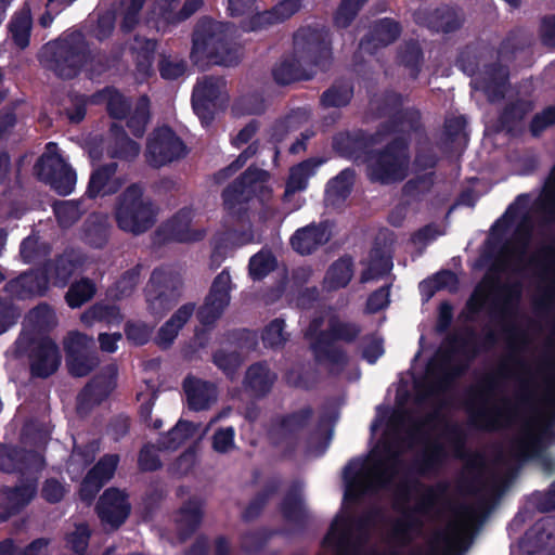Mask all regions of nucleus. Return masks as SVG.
Wrapping results in <instances>:
<instances>
[{
  "mask_svg": "<svg viewBox=\"0 0 555 555\" xmlns=\"http://www.w3.org/2000/svg\"><path fill=\"white\" fill-rule=\"evenodd\" d=\"M192 211L189 208H181L169 220L164 222L156 231L160 243H190L203 240L204 232L190 229Z\"/></svg>",
  "mask_w": 555,
  "mask_h": 555,
  "instance_id": "cd10ccee",
  "label": "nucleus"
},
{
  "mask_svg": "<svg viewBox=\"0 0 555 555\" xmlns=\"http://www.w3.org/2000/svg\"><path fill=\"white\" fill-rule=\"evenodd\" d=\"M464 10L459 5L440 4L418 11L415 22L436 34H452L461 29L465 23Z\"/></svg>",
  "mask_w": 555,
  "mask_h": 555,
  "instance_id": "5701e85b",
  "label": "nucleus"
},
{
  "mask_svg": "<svg viewBox=\"0 0 555 555\" xmlns=\"http://www.w3.org/2000/svg\"><path fill=\"white\" fill-rule=\"evenodd\" d=\"M309 119V114L305 108H295L285 116L276 119L271 128V137L281 142L285 137L295 130H298Z\"/></svg>",
  "mask_w": 555,
  "mask_h": 555,
  "instance_id": "6e6d98bb",
  "label": "nucleus"
},
{
  "mask_svg": "<svg viewBox=\"0 0 555 555\" xmlns=\"http://www.w3.org/2000/svg\"><path fill=\"white\" fill-rule=\"evenodd\" d=\"M176 279L162 268H155L144 289L146 302L153 314L162 315L176 304L178 287Z\"/></svg>",
  "mask_w": 555,
  "mask_h": 555,
  "instance_id": "aec40b11",
  "label": "nucleus"
},
{
  "mask_svg": "<svg viewBox=\"0 0 555 555\" xmlns=\"http://www.w3.org/2000/svg\"><path fill=\"white\" fill-rule=\"evenodd\" d=\"M50 280L43 266L30 268L14 279L9 280L2 292L17 300L43 297L49 291Z\"/></svg>",
  "mask_w": 555,
  "mask_h": 555,
  "instance_id": "b1692460",
  "label": "nucleus"
},
{
  "mask_svg": "<svg viewBox=\"0 0 555 555\" xmlns=\"http://www.w3.org/2000/svg\"><path fill=\"white\" fill-rule=\"evenodd\" d=\"M384 141L378 128L371 133L364 129L346 130L336 133L332 147L339 156L354 163H367L374 146Z\"/></svg>",
  "mask_w": 555,
  "mask_h": 555,
  "instance_id": "dca6fc26",
  "label": "nucleus"
},
{
  "mask_svg": "<svg viewBox=\"0 0 555 555\" xmlns=\"http://www.w3.org/2000/svg\"><path fill=\"white\" fill-rule=\"evenodd\" d=\"M530 43V39L521 29H513L501 41L496 51L498 59L513 62L516 54L528 48Z\"/></svg>",
  "mask_w": 555,
  "mask_h": 555,
  "instance_id": "13d9d810",
  "label": "nucleus"
},
{
  "mask_svg": "<svg viewBox=\"0 0 555 555\" xmlns=\"http://www.w3.org/2000/svg\"><path fill=\"white\" fill-rule=\"evenodd\" d=\"M182 387L191 411H205L216 399V387L210 382L189 375L184 378Z\"/></svg>",
  "mask_w": 555,
  "mask_h": 555,
  "instance_id": "c9c22d12",
  "label": "nucleus"
},
{
  "mask_svg": "<svg viewBox=\"0 0 555 555\" xmlns=\"http://www.w3.org/2000/svg\"><path fill=\"white\" fill-rule=\"evenodd\" d=\"M53 212L62 229L73 227L81 218L80 205L73 201L55 202Z\"/></svg>",
  "mask_w": 555,
  "mask_h": 555,
  "instance_id": "774afa93",
  "label": "nucleus"
},
{
  "mask_svg": "<svg viewBox=\"0 0 555 555\" xmlns=\"http://www.w3.org/2000/svg\"><path fill=\"white\" fill-rule=\"evenodd\" d=\"M227 81L222 76H205L197 82L192 93V107L203 125H210L215 118L214 108L225 88Z\"/></svg>",
  "mask_w": 555,
  "mask_h": 555,
  "instance_id": "393cba45",
  "label": "nucleus"
},
{
  "mask_svg": "<svg viewBox=\"0 0 555 555\" xmlns=\"http://www.w3.org/2000/svg\"><path fill=\"white\" fill-rule=\"evenodd\" d=\"M439 352L446 362H451L455 354H461L467 362L474 361L481 352L477 333L472 327H465L462 333L448 335Z\"/></svg>",
  "mask_w": 555,
  "mask_h": 555,
  "instance_id": "c756f323",
  "label": "nucleus"
},
{
  "mask_svg": "<svg viewBox=\"0 0 555 555\" xmlns=\"http://www.w3.org/2000/svg\"><path fill=\"white\" fill-rule=\"evenodd\" d=\"M402 33L400 22L391 17L373 21L367 33L360 39L359 48L364 53L374 55L379 49L396 42Z\"/></svg>",
  "mask_w": 555,
  "mask_h": 555,
  "instance_id": "bb28decb",
  "label": "nucleus"
},
{
  "mask_svg": "<svg viewBox=\"0 0 555 555\" xmlns=\"http://www.w3.org/2000/svg\"><path fill=\"white\" fill-rule=\"evenodd\" d=\"M507 377V365L502 363L494 375H488L474 393V399L467 405L469 423L477 429L495 431L503 426L515 423L520 411L530 412V417L522 426L521 433L511 442V455L525 462L531 457L540 456L541 465L547 474L555 473V460L547 454H541L545 441L552 442L555 433L553 426L555 417L542 422V414L538 406V396L529 382H522L520 391L516 395L515 403L503 399V406L488 408L487 397L498 389V377Z\"/></svg>",
  "mask_w": 555,
  "mask_h": 555,
  "instance_id": "f257e3e1",
  "label": "nucleus"
},
{
  "mask_svg": "<svg viewBox=\"0 0 555 555\" xmlns=\"http://www.w3.org/2000/svg\"><path fill=\"white\" fill-rule=\"evenodd\" d=\"M502 62L498 59L485 64L475 79V88L485 94L490 104L504 100L511 87L509 66Z\"/></svg>",
  "mask_w": 555,
  "mask_h": 555,
  "instance_id": "4be33fe9",
  "label": "nucleus"
},
{
  "mask_svg": "<svg viewBox=\"0 0 555 555\" xmlns=\"http://www.w3.org/2000/svg\"><path fill=\"white\" fill-rule=\"evenodd\" d=\"M440 360V364L436 369L429 367V373L435 375L436 378L427 388L428 396L441 393L449 389L456 378L467 372L470 363L464 359V361L450 365V362H446L441 356Z\"/></svg>",
  "mask_w": 555,
  "mask_h": 555,
  "instance_id": "58836bf2",
  "label": "nucleus"
},
{
  "mask_svg": "<svg viewBox=\"0 0 555 555\" xmlns=\"http://www.w3.org/2000/svg\"><path fill=\"white\" fill-rule=\"evenodd\" d=\"M276 374L266 361H259L248 366L243 380L245 389L255 398L266 397L272 389Z\"/></svg>",
  "mask_w": 555,
  "mask_h": 555,
  "instance_id": "4c0bfd02",
  "label": "nucleus"
},
{
  "mask_svg": "<svg viewBox=\"0 0 555 555\" xmlns=\"http://www.w3.org/2000/svg\"><path fill=\"white\" fill-rule=\"evenodd\" d=\"M283 519L292 525L304 528L308 521V512L300 485L293 482L279 505Z\"/></svg>",
  "mask_w": 555,
  "mask_h": 555,
  "instance_id": "e433bc0d",
  "label": "nucleus"
},
{
  "mask_svg": "<svg viewBox=\"0 0 555 555\" xmlns=\"http://www.w3.org/2000/svg\"><path fill=\"white\" fill-rule=\"evenodd\" d=\"M109 137L106 146V154L109 158L126 163H132L138 158L141 146L127 134L121 125L113 122L109 127Z\"/></svg>",
  "mask_w": 555,
  "mask_h": 555,
  "instance_id": "f704fd0d",
  "label": "nucleus"
},
{
  "mask_svg": "<svg viewBox=\"0 0 555 555\" xmlns=\"http://www.w3.org/2000/svg\"><path fill=\"white\" fill-rule=\"evenodd\" d=\"M111 234L107 218L100 214L90 215L83 222L81 240L92 248L106 246Z\"/></svg>",
  "mask_w": 555,
  "mask_h": 555,
  "instance_id": "c03bdc74",
  "label": "nucleus"
},
{
  "mask_svg": "<svg viewBox=\"0 0 555 555\" xmlns=\"http://www.w3.org/2000/svg\"><path fill=\"white\" fill-rule=\"evenodd\" d=\"M191 59L196 63L206 61L224 66L238 63L236 50L222 31H216V24L211 20H202L196 24L192 35Z\"/></svg>",
  "mask_w": 555,
  "mask_h": 555,
  "instance_id": "0eeeda50",
  "label": "nucleus"
},
{
  "mask_svg": "<svg viewBox=\"0 0 555 555\" xmlns=\"http://www.w3.org/2000/svg\"><path fill=\"white\" fill-rule=\"evenodd\" d=\"M491 288L498 293L490 315L501 326L512 343L524 341L525 334L514 324L522 296L520 282L500 283L499 278L486 275Z\"/></svg>",
  "mask_w": 555,
  "mask_h": 555,
  "instance_id": "6e6552de",
  "label": "nucleus"
},
{
  "mask_svg": "<svg viewBox=\"0 0 555 555\" xmlns=\"http://www.w3.org/2000/svg\"><path fill=\"white\" fill-rule=\"evenodd\" d=\"M300 59L289 56L283 59L272 69V76L278 85L286 86L299 80H308L310 76L301 67Z\"/></svg>",
  "mask_w": 555,
  "mask_h": 555,
  "instance_id": "864d4df0",
  "label": "nucleus"
},
{
  "mask_svg": "<svg viewBox=\"0 0 555 555\" xmlns=\"http://www.w3.org/2000/svg\"><path fill=\"white\" fill-rule=\"evenodd\" d=\"M447 459V450L438 440L430 441L426 449L413 460L409 470L418 476L437 472Z\"/></svg>",
  "mask_w": 555,
  "mask_h": 555,
  "instance_id": "79ce46f5",
  "label": "nucleus"
},
{
  "mask_svg": "<svg viewBox=\"0 0 555 555\" xmlns=\"http://www.w3.org/2000/svg\"><path fill=\"white\" fill-rule=\"evenodd\" d=\"M83 259L73 249L64 250L54 259L46 260L42 266L48 271L49 280H53L54 286L64 287L68 284L75 272L82 267Z\"/></svg>",
  "mask_w": 555,
  "mask_h": 555,
  "instance_id": "2f4dec72",
  "label": "nucleus"
},
{
  "mask_svg": "<svg viewBox=\"0 0 555 555\" xmlns=\"http://www.w3.org/2000/svg\"><path fill=\"white\" fill-rule=\"evenodd\" d=\"M353 85L348 80H336L320 96V104L324 108H340L349 105L353 98Z\"/></svg>",
  "mask_w": 555,
  "mask_h": 555,
  "instance_id": "3c124183",
  "label": "nucleus"
},
{
  "mask_svg": "<svg viewBox=\"0 0 555 555\" xmlns=\"http://www.w3.org/2000/svg\"><path fill=\"white\" fill-rule=\"evenodd\" d=\"M278 261L269 249H261L253 255L248 262V273L253 281H261L275 270Z\"/></svg>",
  "mask_w": 555,
  "mask_h": 555,
  "instance_id": "680f3d73",
  "label": "nucleus"
},
{
  "mask_svg": "<svg viewBox=\"0 0 555 555\" xmlns=\"http://www.w3.org/2000/svg\"><path fill=\"white\" fill-rule=\"evenodd\" d=\"M8 28L13 43L18 49L24 50L29 46L33 29V16L28 4H24L12 15L8 24Z\"/></svg>",
  "mask_w": 555,
  "mask_h": 555,
  "instance_id": "49530a36",
  "label": "nucleus"
},
{
  "mask_svg": "<svg viewBox=\"0 0 555 555\" xmlns=\"http://www.w3.org/2000/svg\"><path fill=\"white\" fill-rule=\"evenodd\" d=\"M124 315L118 306L103 301L93 304L80 317V321L86 326H92L96 322L105 323L106 325H119Z\"/></svg>",
  "mask_w": 555,
  "mask_h": 555,
  "instance_id": "de8ad7c7",
  "label": "nucleus"
},
{
  "mask_svg": "<svg viewBox=\"0 0 555 555\" xmlns=\"http://www.w3.org/2000/svg\"><path fill=\"white\" fill-rule=\"evenodd\" d=\"M528 204V194L522 193L517 195L515 201L507 206L505 212L491 227L492 233L495 234L499 231L505 232L517 219L520 212L527 208Z\"/></svg>",
  "mask_w": 555,
  "mask_h": 555,
  "instance_id": "69168bd1",
  "label": "nucleus"
},
{
  "mask_svg": "<svg viewBox=\"0 0 555 555\" xmlns=\"http://www.w3.org/2000/svg\"><path fill=\"white\" fill-rule=\"evenodd\" d=\"M295 52L305 64L322 72L332 63V47L327 34L323 29L301 27L294 34Z\"/></svg>",
  "mask_w": 555,
  "mask_h": 555,
  "instance_id": "ddd939ff",
  "label": "nucleus"
},
{
  "mask_svg": "<svg viewBox=\"0 0 555 555\" xmlns=\"http://www.w3.org/2000/svg\"><path fill=\"white\" fill-rule=\"evenodd\" d=\"M36 481H27L14 487L4 486L1 489L0 520L7 521L18 515L35 498Z\"/></svg>",
  "mask_w": 555,
  "mask_h": 555,
  "instance_id": "c85d7f7f",
  "label": "nucleus"
},
{
  "mask_svg": "<svg viewBox=\"0 0 555 555\" xmlns=\"http://www.w3.org/2000/svg\"><path fill=\"white\" fill-rule=\"evenodd\" d=\"M361 332L362 327L358 323L331 318L327 328L320 331L310 343L315 363L327 365L331 374L343 372L349 363V357L341 346L335 345V341L352 344Z\"/></svg>",
  "mask_w": 555,
  "mask_h": 555,
  "instance_id": "7ed1b4c3",
  "label": "nucleus"
},
{
  "mask_svg": "<svg viewBox=\"0 0 555 555\" xmlns=\"http://www.w3.org/2000/svg\"><path fill=\"white\" fill-rule=\"evenodd\" d=\"M117 169L118 164L112 162L93 170L88 182L86 195L89 198L94 199L100 194L107 195L116 193L121 183L118 182L115 186H108V183L117 172Z\"/></svg>",
  "mask_w": 555,
  "mask_h": 555,
  "instance_id": "37998d69",
  "label": "nucleus"
},
{
  "mask_svg": "<svg viewBox=\"0 0 555 555\" xmlns=\"http://www.w3.org/2000/svg\"><path fill=\"white\" fill-rule=\"evenodd\" d=\"M403 464L400 453L390 442L374 448L367 463L351 459L344 467V501L359 503L366 494L388 488Z\"/></svg>",
  "mask_w": 555,
  "mask_h": 555,
  "instance_id": "f03ea898",
  "label": "nucleus"
},
{
  "mask_svg": "<svg viewBox=\"0 0 555 555\" xmlns=\"http://www.w3.org/2000/svg\"><path fill=\"white\" fill-rule=\"evenodd\" d=\"M188 147L167 125L155 128L147 138L145 159L153 168H162L185 157Z\"/></svg>",
  "mask_w": 555,
  "mask_h": 555,
  "instance_id": "4468645a",
  "label": "nucleus"
},
{
  "mask_svg": "<svg viewBox=\"0 0 555 555\" xmlns=\"http://www.w3.org/2000/svg\"><path fill=\"white\" fill-rule=\"evenodd\" d=\"M382 518L379 507H371L359 516H337L331 524L323 544L335 545L339 551H349L353 547V531L367 538L370 529Z\"/></svg>",
  "mask_w": 555,
  "mask_h": 555,
  "instance_id": "9b49d317",
  "label": "nucleus"
},
{
  "mask_svg": "<svg viewBox=\"0 0 555 555\" xmlns=\"http://www.w3.org/2000/svg\"><path fill=\"white\" fill-rule=\"evenodd\" d=\"M330 241L327 227L324 223H310L295 231L289 242L292 248L301 256L314 253Z\"/></svg>",
  "mask_w": 555,
  "mask_h": 555,
  "instance_id": "72a5a7b5",
  "label": "nucleus"
},
{
  "mask_svg": "<svg viewBox=\"0 0 555 555\" xmlns=\"http://www.w3.org/2000/svg\"><path fill=\"white\" fill-rule=\"evenodd\" d=\"M141 270V264H135L126 270L114 285L108 288V296L114 300H121L131 296L139 284Z\"/></svg>",
  "mask_w": 555,
  "mask_h": 555,
  "instance_id": "052dcab7",
  "label": "nucleus"
},
{
  "mask_svg": "<svg viewBox=\"0 0 555 555\" xmlns=\"http://www.w3.org/2000/svg\"><path fill=\"white\" fill-rule=\"evenodd\" d=\"M16 344L28 358L33 377L44 379L59 370L62 362L60 348L48 335L24 334Z\"/></svg>",
  "mask_w": 555,
  "mask_h": 555,
  "instance_id": "1a4fd4ad",
  "label": "nucleus"
},
{
  "mask_svg": "<svg viewBox=\"0 0 555 555\" xmlns=\"http://www.w3.org/2000/svg\"><path fill=\"white\" fill-rule=\"evenodd\" d=\"M91 537V530L86 522L75 526L74 531L66 533L65 546L76 555H89L88 546Z\"/></svg>",
  "mask_w": 555,
  "mask_h": 555,
  "instance_id": "338daca9",
  "label": "nucleus"
},
{
  "mask_svg": "<svg viewBox=\"0 0 555 555\" xmlns=\"http://www.w3.org/2000/svg\"><path fill=\"white\" fill-rule=\"evenodd\" d=\"M195 311V304L182 305L158 330L155 337L156 345L162 349H168L177 338L180 330L191 319Z\"/></svg>",
  "mask_w": 555,
  "mask_h": 555,
  "instance_id": "ea45409f",
  "label": "nucleus"
},
{
  "mask_svg": "<svg viewBox=\"0 0 555 555\" xmlns=\"http://www.w3.org/2000/svg\"><path fill=\"white\" fill-rule=\"evenodd\" d=\"M158 212L157 204L144 195L143 186L131 183L118 196L114 218L119 230L139 236L155 225Z\"/></svg>",
  "mask_w": 555,
  "mask_h": 555,
  "instance_id": "39448f33",
  "label": "nucleus"
},
{
  "mask_svg": "<svg viewBox=\"0 0 555 555\" xmlns=\"http://www.w3.org/2000/svg\"><path fill=\"white\" fill-rule=\"evenodd\" d=\"M397 61L409 70V76L413 80L417 79L424 61V52L420 43L415 40L405 41L398 50Z\"/></svg>",
  "mask_w": 555,
  "mask_h": 555,
  "instance_id": "5fc2aeb1",
  "label": "nucleus"
},
{
  "mask_svg": "<svg viewBox=\"0 0 555 555\" xmlns=\"http://www.w3.org/2000/svg\"><path fill=\"white\" fill-rule=\"evenodd\" d=\"M95 294V283L89 278H81L69 285L65 301L69 308L77 309L90 301Z\"/></svg>",
  "mask_w": 555,
  "mask_h": 555,
  "instance_id": "bf43d9fd",
  "label": "nucleus"
},
{
  "mask_svg": "<svg viewBox=\"0 0 555 555\" xmlns=\"http://www.w3.org/2000/svg\"><path fill=\"white\" fill-rule=\"evenodd\" d=\"M410 162V138L396 135L383 147L371 151L366 177L382 185L402 182L409 175Z\"/></svg>",
  "mask_w": 555,
  "mask_h": 555,
  "instance_id": "423d86ee",
  "label": "nucleus"
},
{
  "mask_svg": "<svg viewBox=\"0 0 555 555\" xmlns=\"http://www.w3.org/2000/svg\"><path fill=\"white\" fill-rule=\"evenodd\" d=\"M204 517L203 504L192 496L184 501L176 513L175 524L179 541L189 540L201 527Z\"/></svg>",
  "mask_w": 555,
  "mask_h": 555,
  "instance_id": "473e14b6",
  "label": "nucleus"
},
{
  "mask_svg": "<svg viewBox=\"0 0 555 555\" xmlns=\"http://www.w3.org/2000/svg\"><path fill=\"white\" fill-rule=\"evenodd\" d=\"M314 416L311 405L281 414L272 420L270 436L275 447H282L283 457L291 459L298 450L304 431L310 426Z\"/></svg>",
  "mask_w": 555,
  "mask_h": 555,
  "instance_id": "9d476101",
  "label": "nucleus"
},
{
  "mask_svg": "<svg viewBox=\"0 0 555 555\" xmlns=\"http://www.w3.org/2000/svg\"><path fill=\"white\" fill-rule=\"evenodd\" d=\"M356 171L352 168L343 169L332 178L325 189V197L332 204L345 202L352 192Z\"/></svg>",
  "mask_w": 555,
  "mask_h": 555,
  "instance_id": "09e8293b",
  "label": "nucleus"
},
{
  "mask_svg": "<svg viewBox=\"0 0 555 555\" xmlns=\"http://www.w3.org/2000/svg\"><path fill=\"white\" fill-rule=\"evenodd\" d=\"M211 361L230 380H233L243 364V357L236 350L218 349L212 353Z\"/></svg>",
  "mask_w": 555,
  "mask_h": 555,
  "instance_id": "e2e57ef3",
  "label": "nucleus"
},
{
  "mask_svg": "<svg viewBox=\"0 0 555 555\" xmlns=\"http://www.w3.org/2000/svg\"><path fill=\"white\" fill-rule=\"evenodd\" d=\"M392 266V258L387 256L380 247L374 246L370 251L369 267L361 272L360 283L365 284L385 276Z\"/></svg>",
  "mask_w": 555,
  "mask_h": 555,
  "instance_id": "4d7b16f0",
  "label": "nucleus"
},
{
  "mask_svg": "<svg viewBox=\"0 0 555 555\" xmlns=\"http://www.w3.org/2000/svg\"><path fill=\"white\" fill-rule=\"evenodd\" d=\"M43 56L47 67L64 80L78 77L93 57L89 42L79 30L47 43L43 47Z\"/></svg>",
  "mask_w": 555,
  "mask_h": 555,
  "instance_id": "20e7f679",
  "label": "nucleus"
},
{
  "mask_svg": "<svg viewBox=\"0 0 555 555\" xmlns=\"http://www.w3.org/2000/svg\"><path fill=\"white\" fill-rule=\"evenodd\" d=\"M65 361L73 377H85L100 364L99 352L92 339L80 332H70L64 340Z\"/></svg>",
  "mask_w": 555,
  "mask_h": 555,
  "instance_id": "2eb2a0df",
  "label": "nucleus"
},
{
  "mask_svg": "<svg viewBox=\"0 0 555 555\" xmlns=\"http://www.w3.org/2000/svg\"><path fill=\"white\" fill-rule=\"evenodd\" d=\"M35 171L40 181L49 184L59 195H69L76 184L75 170L61 155H41L35 164Z\"/></svg>",
  "mask_w": 555,
  "mask_h": 555,
  "instance_id": "a211bd4d",
  "label": "nucleus"
},
{
  "mask_svg": "<svg viewBox=\"0 0 555 555\" xmlns=\"http://www.w3.org/2000/svg\"><path fill=\"white\" fill-rule=\"evenodd\" d=\"M531 108L530 102L522 99H517L506 104L498 117V129L512 133Z\"/></svg>",
  "mask_w": 555,
  "mask_h": 555,
  "instance_id": "603ef678",
  "label": "nucleus"
},
{
  "mask_svg": "<svg viewBox=\"0 0 555 555\" xmlns=\"http://www.w3.org/2000/svg\"><path fill=\"white\" fill-rule=\"evenodd\" d=\"M231 289L232 281L230 271L229 268H224L215 276L204 304L196 312V318L202 325H214L216 321L220 319L224 309L230 304Z\"/></svg>",
  "mask_w": 555,
  "mask_h": 555,
  "instance_id": "6ab92c4d",
  "label": "nucleus"
},
{
  "mask_svg": "<svg viewBox=\"0 0 555 555\" xmlns=\"http://www.w3.org/2000/svg\"><path fill=\"white\" fill-rule=\"evenodd\" d=\"M95 512L103 525L109 526L112 529H118L128 519L131 505L128 495L117 489L107 488L99 498Z\"/></svg>",
  "mask_w": 555,
  "mask_h": 555,
  "instance_id": "a878e982",
  "label": "nucleus"
},
{
  "mask_svg": "<svg viewBox=\"0 0 555 555\" xmlns=\"http://www.w3.org/2000/svg\"><path fill=\"white\" fill-rule=\"evenodd\" d=\"M118 367L116 364L105 365L80 390L77 396V409L90 411L108 399L117 386Z\"/></svg>",
  "mask_w": 555,
  "mask_h": 555,
  "instance_id": "412c9836",
  "label": "nucleus"
},
{
  "mask_svg": "<svg viewBox=\"0 0 555 555\" xmlns=\"http://www.w3.org/2000/svg\"><path fill=\"white\" fill-rule=\"evenodd\" d=\"M281 486L282 481L280 478L274 477L269 479L264 483L263 488L256 493V495L250 500L248 505L243 511V520L253 521L257 519L261 515L269 500L279 492Z\"/></svg>",
  "mask_w": 555,
  "mask_h": 555,
  "instance_id": "8fccbe9b",
  "label": "nucleus"
},
{
  "mask_svg": "<svg viewBox=\"0 0 555 555\" xmlns=\"http://www.w3.org/2000/svg\"><path fill=\"white\" fill-rule=\"evenodd\" d=\"M423 488H425V493L415 506L403 513V519L392 529L393 538L400 540L402 543L410 542V533L422 528L423 521L417 515H427L430 513L438 501L446 495L448 485L446 482H438L435 486H424Z\"/></svg>",
  "mask_w": 555,
  "mask_h": 555,
  "instance_id": "f3484780",
  "label": "nucleus"
},
{
  "mask_svg": "<svg viewBox=\"0 0 555 555\" xmlns=\"http://www.w3.org/2000/svg\"><path fill=\"white\" fill-rule=\"evenodd\" d=\"M354 273V262L350 255L336 259L327 268L323 279V287L327 292H335L349 285Z\"/></svg>",
  "mask_w": 555,
  "mask_h": 555,
  "instance_id": "a19ab883",
  "label": "nucleus"
},
{
  "mask_svg": "<svg viewBox=\"0 0 555 555\" xmlns=\"http://www.w3.org/2000/svg\"><path fill=\"white\" fill-rule=\"evenodd\" d=\"M435 184V172H426L408 180L402 186V194L414 201H421Z\"/></svg>",
  "mask_w": 555,
  "mask_h": 555,
  "instance_id": "0e129e2a",
  "label": "nucleus"
},
{
  "mask_svg": "<svg viewBox=\"0 0 555 555\" xmlns=\"http://www.w3.org/2000/svg\"><path fill=\"white\" fill-rule=\"evenodd\" d=\"M322 164V159L311 157L293 166L286 181L284 196H291L306 190L309 178L315 173L317 169Z\"/></svg>",
  "mask_w": 555,
  "mask_h": 555,
  "instance_id": "a18cd8bd",
  "label": "nucleus"
},
{
  "mask_svg": "<svg viewBox=\"0 0 555 555\" xmlns=\"http://www.w3.org/2000/svg\"><path fill=\"white\" fill-rule=\"evenodd\" d=\"M377 127L378 133L382 134L383 139L392 134L411 139L413 133L423 130L422 115L415 107H405L404 109L391 114L389 118L380 122Z\"/></svg>",
  "mask_w": 555,
  "mask_h": 555,
  "instance_id": "7c9ffc66",
  "label": "nucleus"
},
{
  "mask_svg": "<svg viewBox=\"0 0 555 555\" xmlns=\"http://www.w3.org/2000/svg\"><path fill=\"white\" fill-rule=\"evenodd\" d=\"M264 175L262 169L248 167L221 193L223 208L237 221L247 217L248 203L255 197L258 183Z\"/></svg>",
  "mask_w": 555,
  "mask_h": 555,
  "instance_id": "f8f14e48",
  "label": "nucleus"
}]
</instances>
